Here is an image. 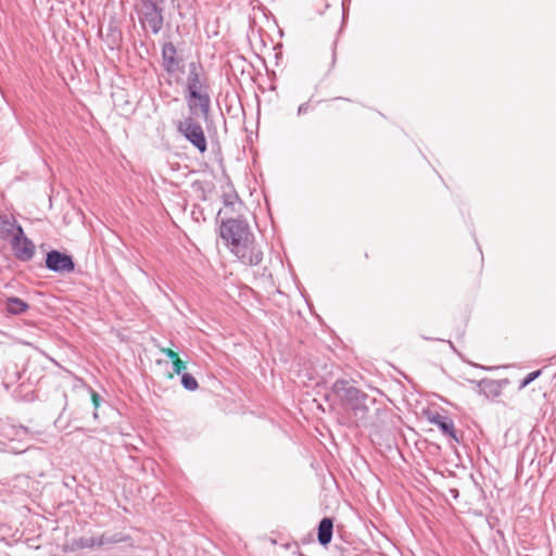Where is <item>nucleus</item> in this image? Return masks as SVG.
<instances>
[{"label": "nucleus", "mask_w": 556, "mask_h": 556, "mask_svg": "<svg viewBox=\"0 0 556 556\" xmlns=\"http://www.w3.org/2000/svg\"><path fill=\"white\" fill-rule=\"evenodd\" d=\"M181 384L188 391H195L199 388L197 379L188 372L181 375Z\"/></svg>", "instance_id": "f3484780"}, {"label": "nucleus", "mask_w": 556, "mask_h": 556, "mask_svg": "<svg viewBox=\"0 0 556 556\" xmlns=\"http://www.w3.org/2000/svg\"><path fill=\"white\" fill-rule=\"evenodd\" d=\"M542 375V369H538L535 371H532L528 374L518 386V390H523L527 386H529L531 382H533L535 379H538Z\"/></svg>", "instance_id": "a211bd4d"}, {"label": "nucleus", "mask_w": 556, "mask_h": 556, "mask_svg": "<svg viewBox=\"0 0 556 556\" xmlns=\"http://www.w3.org/2000/svg\"><path fill=\"white\" fill-rule=\"evenodd\" d=\"M5 311L12 315H21L25 313L29 305L20 298L10 296L5 300Z\"/></svg>", "instance_id": "ddd939ff"}, {"label": "nucleus", "mask_w": 556, "mask_h": 556, "mask_svg": "<svg viewBox=\"0 0 556 556\" xmlns=\"http://www.w3.org/2000/svg\"><path fill=\"white\" fill-rule=\"evenodd\" d=\"M429 421L432 425L437 426L444 435L448 437L455 442L459 441L454 421L450 417L435 413L431 417H429Z\"/></svg>", "instance_id": "9b49d317"}, {"label": "nucleus", "mask_w": 556, "mask_h": 556, "mask_svg": "<svg viewBox=\"0 0 556 556\" xmlns=\"http://www.w3.org/2000/svg\"><path fill=\"white\" fill-rule=\"evenodd\" d=\"M11 247L15 257L21 262H29L36 251L34 242L28 239L22 227H18V232H15L12 240Z\"/></svg>", "instance_id": "0eeeda50"}, {"label": "nucleus", "mask_w": 556, "mask_h": 556, "mask_svg": "<svg viewBox=\"0 0 556 556\" xmlns=\"http://www.w3.org/2000/svg\"><path fill=\"white\" fill-rule=\"evenodd\" d=\"M177 130L199 152L204 153L207 149L206 137L199 122L193 116H188L180 121Z\"/></svg>", "instance_id": "20e7f679"}, {"label": "nucleus", "mask_w": 556, "mask_h": 556, "mask_svg": "<svg viewBox=\"0 0 556 556\" xmlns=\"http://www.w3.org/2000/svg\"><path fill=\"white\" fill-rule=\"evenodd\" d=\"M331 391L340 400L342 406L355 418L356 422L365 421L370 406L376 403L374 397L344 379L336 380Z\"/></svg>", "instance_id": "f03ea898"}, {"label": "nucleus", "mask_w": 556, "mask_h": 556, "mask_svg": "<svg viewBox=\"0 0 556 556\" xmlns=\"http://www.w3.org/2000/svg\"><path fill=\"white\" fill-rule=\"evenodd\" d=\"M165 0H135L134 10L143 29L159 34L164 25Z\"/></svg>", "instance_id": "7ed1b4c3"}, {"label": "nucleus", "mask_w": 556, "mask_h": 556, "mask_svg": "<svg viewBox=\"0 0 556 556\" xmlns=\"http://www.w3.org/2000/svg\"><path fill=\"white\" fill-rule=\"evenodd\" d=\"M470 383L478 388L479 394L483 395L488 400H491L502 394L503 387L508 384V379L493 380L483 378L481 380H470Z\"/></svg>", "instance_id": "9d476101"}, {"label": "nucleus", "mask_w": 556, "mask_h": 556, "mask_svg": "<svg viewBox=\"0 0 556 556\" xmlns=\"http://www.w3.org/2000/svg\"><path fill=\"white\" fill-rule=\"evenodd\" d=\"M122 541H124V540L117 535H114L112 538L101 535L97 539L90 538V539H81L80 540L83 547H90V546H93L94 544L102 545L104 543H113V542H122Z\"/></svg>", "instance_id": "dca6fc26"}, {"label": "nucleus", "mask_w": 556, "mask_h": 556, "mask_svg": "<svg viewBox=\"0 0 556 556\" xmlns=\"http://www.w3.org/2000/svg\"><path fill=\"white\" fill-rule=\"evenodd\" d=\"M185 369H186V364L184 361H181L179 358V356L173 361V370L175 374L182 375L184 374L182 371Z\"/></svg>", "instance_id": "6ab92c4d"}, {"label": "nucleus", "mask_w": 556, "mask_h": 556, "mask_svg": "<svg viewBox=\"0 0 556 556\" xmlns=\"http://www.w3.org/2000/svg\"><path fill=\"white\" fill-rule=\"evenodd\" d=\"M220 237L225 240L230 252L243 265L256 266L263 261V251L255 242L245 219L232 217L223 219Z\"/></svg>", "instance_id": "f257e3e1"}, {"label": "nucleus", "mask_w": 556, "mask_h": 556, "mask_svg": "<svg viewBox=\"0 0 556 556\" xmlns=\"http://www.w3.org/2000/svg\"><path fill=\"white\" fill-rule=\"evenodd\" d=\"M161 56V65L169 77H174L178 73L184 72V59L179 55L178 50L173 42L168 41L162 46Z\"/></svg>", "instance_id": "39448f33"}, {"label": "nucleus", "mask_w": 556, "mask_h": 556, "mask_svg": "<svg viewBox=\"0 0 556 556\" xmlns=\"http://www.w3.org/2000/svg\"><path fill=\"white\" fill-rule=\"evenodd\" d=\"M299 556H304L302 553H299Z\"/></svg>", "instance_id": "393cba45"}, {"label": "nucleus", "mask_w": 556, "mask_h": 556, "mask_svg": "<svg viewBox=\"0 0 556 556\" xmlns=\"http://www.w3.org/2000/svg\"><path fill=\"white\" fill-rule=\"evenodd\" d=\"M308 110V103H302L299 109H298V114L301 115V114H304L306 113Z\"/></svg>", "instance_id": "4be33fe9"}, {"label": "nucleus", "mask_w": 556, "mask_h": 556, "mask_svg": "<svg viewBox=\"0 0 556 556\" xmlns=\"http://www.w3.org/2000/svg\"><path fill=\"white\" fill-rule=\"evenodd\" d=\"M331 58H332V64H333V63H334V61H336V53H334V50H333V51H332V53H331Z\"/></svg>", "instance_id": "5701e85b"}, {"label": "nucleus", "mask_w": 556, "mask_h": 556, "mask_svg": "<svg viewBox=\"0 0 556 556\" xmlns=\"http://www.w3.org/2000/svg\"><path fill=\"white\" fill-rule=\"evenodd\" d=\"M210 89L207 77L203 65L200 62H190L188 64V76L186 79V91Z\"/></svg>", "instance_id": "1a4fd4ad"}, {"label": "nucleus", "mask_w": 556, "mask_h": 556, "mask_svg": "<svg viewBox=\"0 0 556 556\" xmlns=\"http://www.w3.org/2000/svg\"><path fill=\"white\" fill-rule=\"evenodd\" d=\"M161 352L172 361L178 357V354L174 352L172 349L163 348L161 349Z\"/></svg>", "instance_id": "412c9836"}, {"label": "nucleus", "mask_w": 556, "mask_h": 556, "mask_svg": "<svg viewBox=\"0 0 556 556\" xmlns=\"http://www.w3.org/2000/svg\"><path fill=\"white\" fill-rule=\"evenodd\" d=\"M333 521L329 517H325L318 525L317 539L320 545L327 546L332 539Z\"/></svg>", "instance_id": "f8f14e48"}, {"label": "nucleus", "mask_w": 556, "mask_h": 556, "mask_svg": "<svg viewBox=\"0 0 556 556\" xmlns=\"http://www.w3.org/2000/svg\"><path fill=\"white\" fill-rule=\"evenodd\" d=\"M46 267L51 271L65 275L74 271L75 263L71 255L52 250L46 255Z\"/></svg>", "instance_id": "6e6552de"}, {"label": "nucleus", "mask_w": 556, "mask_h": 556, "mask_svg": "<svg viewBox=\"0 0 556 556\" xmlns=\"http://www.w3.org/2000/svg\"><path fill=\"white\" fill-rule=\"evenodd\" d=\"M210 89L187 92L186 100L191 116L207 117L211 108Z\"/></svg>", "instance_id": "423d86ee"}, {"label": "nucleus", "mask_w": 556, "mask_h": 556, "mask_svg": "<svg viewBox=\"0 0 556 556\" xmlns=\"http://www.w3.org/2000/svg\"><path fill=\"white\" fill-rule=\"evenodd\" d=\"M18 227H22L13 215H0V230L8 235L14 236L15 232H18Z\"/></svg>", "instance_id": "4468645a"}, {"label": "nucleus", "mask_w": 556, "mask_h": 556, "mask_svg": "<svg viewBox=\"0 0 556 556\" xmlns=\"http://www.w3.org/2000/svg\"><path fill=\"white\" fill-rule=\"evenodd\" d=\"M222 199L226 208L233 210L236 204L242 205V202L231 184H228L226 189L223 191Z\"/></svg>", "instance_id": "2eb2a0df"}, {"label": "nucleus", "mask_w": 556, "mask_h": 556, "mask_svg": "<svg viewBox=\"0 0 556 556\" xmlns=\"http://www.w3.org/2000/svg\"><path fill=\"white\" fill-rule=\"evenodd\" d=\"M91 400H92V404H93L94 409H96V412L93 413V417H94V419H97V418H98L97 408H98V407H99V405H100V400H101V397H100V395H99L96 391H93V390H91Z\"/></svg>", "instance_id": "aec40b11"}, {"label": "nucleus", "mask_w": 556, "mask_h": 556, "mask_svg": "<svg viewBox=\"0 0 556 556\" xmlns=\"http://www.w3.org/2000/svg\"><path fill=\"white\" fill-rule=\"evenodd\" d=\"M222 214H223V211L220 210V211L218 212V214H217V217H220V216H222Z\"/></svg>", "instance_id": "b1692460"}]
</instances>
